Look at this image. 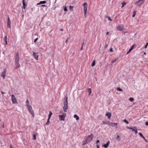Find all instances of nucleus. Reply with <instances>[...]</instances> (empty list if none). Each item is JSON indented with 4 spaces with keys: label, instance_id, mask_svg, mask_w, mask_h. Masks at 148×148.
<instances>
[{
    "label": "nucleus",
    "instance_id": "obj_10",
    "mask_svg": "<svg viewBox=\"0 0 148 148\" xmlns=\"http://www.w3.org/2000/svg\"><path fill=\"white\" fill-rule=\"evenodd\" d=\"M28 106V110L29 112L32 114V115H33L34 112L32 110V107L30 106Z\"/></svg>",
    "mask_w": 148,
    "mask_h": 148
},
{
    "label": "nucleus",
    "instance_id": "obj_30",
    "mask_svg": "<svg viewBox=\"0 0 148 148\" xmlns=\"http://www.w3.org/2000/svg\"><path fill=\"white\" fill-rule=\"evenodd\" d=\"M134 100V98L133 97H130L129 99V100L131 102L133 101Z\"/></svg>",
    "mask_w": 148,
    "mask_h": 148
},
{
    "label": "nucleus",
    "instance_id": "obj_61",
    "mask_svg": "<svg viewBox=\"0 0 148 148\" xmlns=\"http://www.w3.org/2000/svg\"><path fill=\"white\" fill-rule=\"evenodd\" d=\"M41 6L42 7L46 6L44 5H42Z\"/></svg>",
    "mask_w": 148,
    "mask_h": 148
},
{
    "label": "nucleus",
    "instance_id": "obj_42",
    "mask_svg": "<svg viewBox=\"0 0 148 148\" xmlns=\"http://www.w3.org/2000/svg\"><path fill=\"white\" fill-rule=\"evenodd\" d=\"M84 11V15H85V17H86V11Z\"/></svg>",
    "mask_w": 148,
    "mask_h": 148
},
{
    "label": "nucleus",
    "instance_id": "obj_11",
    "mask_svg": "<svg viewBox=\"0 0 148 148\" xmlns=\"http://www.w3.org/2000/svg\"><path fill=\"white\" fill-rule=\"evenodd\" d=\"M117 123H113L112 122H110L109 125H111L112 127H115L116 128H117Z\"/></svg>",
    "mask_w": 148,
    "mask_h": 148
},
{
    "label": "nucleus",
    "instance_id": "obj_55",
    "mask_svg": "<svg viewBox=\"0 0 148 148\" xmlns=\"http://www.w3.org/2000/svg\"><path fill=\"white\" fill-rule=\"evenodd\" d=\"M83 46H82V47L80 48V50H82L83 49Z\"/></svg>",
    "mask_w": 148,
    "mask_h": 148
},
{
    "label": "nucleus",
    "instance_id": "obj_18",
    "mask_svg": "<svg viewBox=\"0 0 148 148\" xmlns=\"http://www.w3.org/2000/svg\"><path fill=\"white\" fill-rule=\"evenodd\" d=\"M7 39V36H5L4 38H3V40L4 41V42H5L6 45H7L8 44Z\"/></svg>",
    "mask_w": 148,
    "mask_h": 148
},
{
    "label": "nucleus",
    "instance_id": "obj_36",
    "mask_svg": "<svg viewBox=\"0 0 148 148\" xmlns=\"http://www.w3.org/2000/svg\"><path fill=\"white\" fill-rule=\"evenodd\" d=\"M46 3V1H40V3H41V4H45Z\"/></svg>",
    "mask_w": 148,
    "mask_h": 148
},
{
    "label": "nucleus",
    "instance_id": "obj_51",
    "mask_svg": "<svg viewBox=\"0 0 148 148\" xmlns=\"http://www.w3.org/2000/svg\"><path fill=\"white\" fill-rule=\"evenodd\" d=\"M49 119H49V118H48V119H47V122H48V123H50Z\"/></svg>",
    "mask_w": 148,
    "mask_h": 148
},
{
    "label": "nucleus",
    "instance_id": "obj_5",
    "mask_svg": "<svg viewBox=\"0 0 148 148\" xmlns=\"http://www.w3.org/2000/svg\"><path fill=\"white\" fill-rule=\"evenodd\" d=\"M117 29L120 31H122L123 29V25H118L117 27Z\"/></svg>",
    "mask_w": 148,
    "mask_h": 148
},
{
    "label": "nucleus",
    "instance_id": "obj_56",
    "mask_svg": "<svg viewBox=\"0 0 148 148\" xmlns=\"http://www.w3.org/2000/svg\"><path fill=\"white\" fill-rule=\"evenodd\" d=\"M109 32H107L106 33V34L107 35H108V34H109Z\"/></svg>",
    "mask_w": 148,
    "mask_h": 148
},
{
    "label": "nucleus",
    "instance_id": "obj_3",
    "mask_svg": "<svg viewBox=\"0 0 148 148\" xmlns=\"http://www.w3.org/2000/svg\"><path fill=\"white\" fill-rule=\"evenodd\" d=\"M66 116V114L65 113H63L62 115H59V117L60 121H64L65 118Z\"/></svg>",
    "mask_w": 148,
    "mask_h": 148
},
{
    "label": "nucleus",
    "instance_id": "obj_7",
    "mask_svg": "<svg viewBox=\"0 0 148 148\" xmlns=\"http://www.w3.org/2000/svg\"><path fill=\"white\" fill-rule=\"evenodd\" d=\"M6 74V69H4V71L2 73L1 76L3 77V79H4Z\"/></svg>",
    "mask_w": 148,
    "mask_h": 148
},
{
    "label": "nucleus",
    "instance_id": "obj_52",
    "mask_svg": "<svg viewBox=\"0 0 148 148\" xmlns=\"http://www.w3.org/2000/svg\"><path fill=\"white\" fill-rule=\"evenodd\" d=\"M49 123L46 122L45 124L46 125H48L49 124Z\"/></svg>",
    "mask_w": 148,
    "mask_h": 148
},
{
    "label": "nucleus",
    "instance_id": "obj_64",
    "mask_svg": "<svg viewBox=\"0 0 148 148\" xmlns=\"http://www.w3.org/2000/svg\"><path fill=\"white\" fill-rule=\"evenodd\" d=\"M26 62H27L28 61V60H26Z\"/></svg>",
    "mask_w": 148,
    "mask_h": 148
},
{
    "label": "nucleus",
    "instance_id": "obj_35",
    "mask_svg": "<svg viewBox=\"0 0 148 148\" xmlns=\"http://www.w3.org/2000/svg\"><path fill=\"white\" fill-rule=\"evenodd\" d=\"M127 128H128L129 129L132 130L133 131H135L134 128V127H133V128H132L131 127H127Z\"/></svg>",
    "mask_w": 148,
    "mask_h": 148
},
{
    "label": "nucleus",
    "instance_id": "obj_46",
    "mask_svg": "<svg viewBox=\"0 0 148 148\" xmlns=\"http://www.w3.org/2000/svg\"><path fill=\"white\" fill-rule=\"evenodd\" d=\"M69 39V38H67L66 39V44H67L68 43V39Z\"/></svg>",
    "mask_w": 148,
    "mask_h": 148
},
{
    "label": "nucleus",
    "instance_id": "obj_23",
    "mask_svg": "<svg viewBox=\"0 0 148 148\" xmlns=\"http://www.w3.org/2000/svg\"><path fill=\"white\" fill-rule=\"evenodd\" d=\"M7 26L8 27H9L10 28H11L10 25H11V22H8L7 23Z\"/></svg>",
    "mask_w": 148,
    "mask_h": 148
},
{
    "label": "nucleus",
    "instance_id": "obj_57",
    "mask_svg": "<svg viewBox=\"0 0 148 148\" xmlns=\"http://www.w3.org/2000/svg\"><path fill=\"white\" fill-rule=\"evenodd\" d=\"M97 148H99V145H97Z\"/></svg>",
    "mask_w": 148,
    "mask_h": 148
},
{
    "label": "nucleus",
    "instance_id": "obj_34",
    "mask_svg": "<svg viewBox=\"0 0 148 148\" xmlns=\"http://www.w3.org/2000/svg\"><path fill=\"white\" fill-rule=\"evenodd\" d=\"M33 138L34 140L36 139V135L35 134H33Z\"/></svg>",
    "mask_w": 148,
    "mask_h": 148
},
{
    "label": "nucleus",
    "instance_id": "obj_25",
    "mask_svg": "<svg viewBox=\"0 0 148 148\" xmlns=\"http://www.w3.org/2000/svg\"><path fill=\"white\" fill-rule=\"evenodd\" d=\"M88 142L87 140H86L83 143L82 145H84L88 144Z\"/></svg>",
    "mask_w": 148,
    "mask_h": 148
},
{
    "label": "nucleus",
    "instance_id": "obj_58",
    "mask_svg": "<svg viewBox=\"0 0 148 148\" xmlns=\"http://www.w3.org/2000/svg\"><path fill=\"white\" fill-rule=\"evenodd\" d=\"M145 148H148V145H147L146 146Z\"/></svg>",
    "mask_w": 148,
    "mask_h": 148
},
{
    "label": "nucleus",
    "instance_id": "obj_50",
    "mask_svg": "<svg viewBox=\"0 0 148 148\" xmlns=\"http://www.w3.org/2000/svg\"><path fill=\"white\" fill-rule=\"evenodd\" d=\"M96 143L97 144L99 143V140H97L96 141Z\"/></svg>",
    "mask_w": 148,
    "mask_h": 148
},
{
    "label": "nucleus",
    "instance_id": "obj_20",
    "mask_svg": "<svg viewBox=\"0 0 148 148\" xmlns=\"http://www.w3.org/2000/svg\"><path fill=\"white\" fill-rule=\"evenodd\" d=\"M52 114H52V112L51 111H50L49 112V114L48 115V118H49V119H50V118L51 117V115Z\"/></svg>",
    "mask_w": 148,
    "mask_h": 148
},
{
    "label": "nucleus",
    "instance_id": "obj_59",
    "mask_svg": "<svg viewBox=\"0 0 148 148\" xmlns=\"http://www.w3.org/2000/svg\"><path fill=\"white\" fill-rule=\"evenodd\" d=\"M1 94H2V95H3L4 93L2 91H1Z\"/></svg>",
    "mask_w": 148,
    "mask_h": 148
},
{
    "label": "nucleus",
    "instance_id": "obj_53",
    "mask_svg": "<svg viewBox=\"0 0 148 148\" xmlns=\"http://www.w3.org/2000/svg\"><path fill=\"white\" fill-rule=\"evenodd\" d=\"M10 148H13L12 146V145L11 144L10 145Z\"/></svg>",
    "mask_w": 148,
    "mask_h": 148
},
{
    "label": "nucleus",
    "instance_id": "obj_28",
    "mask_svg": "<svg viewBox=\"0 0 148 148\" xmlns=\"http://www.w3.org/2000/svg\"><path fill=\"white\" fill-rule=\"evenodd\" d=\"M116 139L118 141H119L120 140L121 138L119 135H117Z\"/></svg>",
    "mask_w": 148,
    "mask_h": 148
},
{
    "label": "nucleus",
    "instance_id": "obj_63",
    "mask_svg": "<svg viewBox=\"0 0 148 148\" xmlns=\"http://www.w3.org/2000/svg\"><path fill=\"white\" fill-rule=\"evenodd\" d=\"M130 52H129V51L127 52V54H128Z\"/></svg>",
    "mask_w": 148,
    "mask_h": 148
},
{
    "label": "nucleus",
    "instance_id": "obj_38",
    "mask_svg": "<svg viewBox=\"0 0 148 148\" xmlns=\"http://www.w3.org/2000/svg\"><path fill=\"white\" fill-rule=\"evenodd\" d=\"M107 17L108 18V20L110 21H112V19L109 16H107Z\"/></svg>",
    "mask_w": 148,
    "mask_h": 148
},
{
    "label": "nucleus",
    "instance_id": "obj_13",
    "mask_svg": "<svg viewBox=\"0 0 148 148\" xmlns=\"http://www.w3.org/2000/svg\"><path fill=\"white\" fill-rule=\"evenodd\" d=\"M110 143V141H108L106 144H104L102 145V146L104 147L105 148H107L108 147Z\"/></svg>",
    "mask_w": 148,
    "mask_h": 148
},
{
    "label": "nucleus",
    "instance_id": "obj_29",
    "mask_svg": "<svg viewBox=\"0 0 148 148\" xmlns=\"http://www.w3.org/2000/svg\"><path fill=\"white\" fill-rule=\"evenodd\" d=\"M136 14V11H134L133 12V14L132 15V17H135Z\"/></svg>",
    "mask_w": 148,
    "mask_h": 148
},
{
    "label": "nucleus",
    "instance_id": "obj_45",
    "mask_svg": "<svg viewBox=\"0 0 148 148\" xmlns=\"http://www.w3.org/2000/svg\"><path fill=\"white\" fill-rule=\"evenodd\" d=\"M38 40V38H37L36 39H35L34 40V42L35 43Z\"/></svg>",
    "mask_w": 148,
    "mask_h": 148
},
{
    "label": "nucleus",
    "instance_id": "obj_60",
    "mask_svg": "<svg viewBox=\"0 0 148 148\" xmlns=\"http://www.w3.org/2000/svg\"><path fill=\"white\" fill-rule=\"evenodd\" d=\"M41 4V3H40H40H38L37 4V5H40V4Z\"/></svg>",
    "mask_w": 148,
    "mask_h": 148
},
{
    "label": "nucleus",
    "instance_id": "obj_41",
    "mask_svg": "<svg viewBox=\"0 0 148 148\" xmlns=\"http://www.w3.org/2000/svg\"><path fill=\"white\" fill-rule=\"evenodd\" d=\"M148 45V43L147 42V43L146 44V45L145 46L144 48H146L147 47V46Z\"/></svg>",
    "mask_w": 148,
    "mask_h": 148
},
{
    "label": "nucleus",
    "instance_id": "obj_9",
    "mask_svg": "<svg viewBox=\"0 0 148 148\" xmlns=\"http://www.w3.org/2000/svg\"><path fill=\"white\" fill-rule=\"evenodd\" d=\"M19 58L18 53V52H17L16 56H15V62H19Z\"/></svg>",
    "mask_w": 148,
    "mask_h": 148
},
{
    "label": "nucleus",
    "instance_id": "obj_8",
    "mask_svg": "<svg viewBox=\"0 0 148 148\" xmlns=\"http://www.w3.org/2000/svg\"><path fill=\"white\" fill-rule=\"evenodd\" d=\"M33 56L34 58L37 60H38V53H36L34 52L33 51Z\"/></svg>",
    "mask_w": 148,
    "mask_h": 148
},
{
    "label": "nucleus",
    "instance_id": "obj_39",
    "mask_svg": "<svg viewBox=\"0 0 148 148\" xmlns=\"http://www.w3.org/2000/svg\"><path fill=\"white\" fill-rule=\"evenodd\" d=\"M123 121L124 122L126 123L127 124H128L129 123V122L128 121H127L126 119L124 120Z\"/></svg>",
    "mask_w": 148,
    "mask_h": 148
},
{
    "label": "nucleus",
    "instance_id": "obj_40",
    "mask_svg": "<svg viewBox=\"0 0 148 148\" xmlns=\"http://www.w3.org/2000/svg\"><path fill=\"white\" fill-rule=\"evenodd\" d=\"M64 11L67 12L68 11L67 9L66 8V6H65L64 7Z\"/></svg>",
    "mask_w": 148,
    "mask_h": 148
},
{
    "label": "nucleus",
    "instance_id": "obj_2",
    "mask_svg": "<svg viewBox=\"0 0 148 148\" xmlns=\"http://www.w3.org/2000/svg\"><path fill=\"white\" fill-rule=\"evenodd\" d=\"M93 134H91L90 135H89L87 137L86 140H87L88 142H90L92 141L93 139Z\"/></svg>",
    "mask_w": 148,
    "mask_h": 148
},
{
    "label": "nucleus",
    "instance_id": "obj_47",
    "mask_svg": "<svg viewBox=\"0 0 148 148\" xmlns=\"http://www.w3.org/2000/svg\"><path fill=\"white\" fill-rule=\"evenodd\" d=\"M126 5V3H123L122 7H124Z\"/></svg>",
    "mask_w": 148,
    "mask_h": 148
},
{
    "label": "nucleus",
    "instance_id": "obj_54",
    "mask_svg": "<svg viewBox=\"0 0 148 148\" xmlns=\"http://www.w3.org/2000/svg\"><path fill=\"white\" fill-rule=\"evenodd\" d=\"M144 139V140L146 142H148V141L145 138Z\"/></svg>",
    "mask_w": 148,
    "mask_h": 148
},
{
    "label": "nucleus",
    "instance_id": "obj_26",
    "mask_svg": "<svg viewBox=\"0 0 148 148\" xmlns=\"http://www.w3.org/2000/svg\"><path fill=\"white\" fill-rule=\"evenodd\" d=\"M88 92L89 93V95H90L91 93V90L90 88H88Z\"/></svg>",
    "mask_w": 148,
    "mask_h": 148
},
{
    "label": "nucleus",
    "instance_id": "obj_12",
    "mask_svg": "<svg viewBox=\"0 0 148 148\" xmlns=\"http://www.w3.org/2000/svg\"><path fill=\"white\" fill-rule=\"evenodd\" d=\"M84 6V11H87V3H84L83 4Z\"/></svg>",
    "mask_w": 148,
    "mask_h": 148
},
{
    "label": "nucleus",
    "instance_id": "obj_6",
    "mask_svg": "<svg viewBox=\"0 0 148 148\" xmlns=\"http://www.w3.org/2000/svg\"><path fill=\"white\" fill-rule=\"evenodd\" d=\"M12 101L13 103H17L16 100L14 95H11Z\"/></svg>",
    "mask_w": 148,
    "mask_h": 148
},
{
    "label": "nucleus",
    "instance_id": "obj_48",
    "mask_svg": "<svg viewBox=\"0 0 148 148\" xmlns=\"http://www.w3.org/2000/svg\"><path fill=\"white\" fill-rule=\"evenodd\" d=\"M145 125L147 126H148V122L147 121L146 122Z\"/></svg>",
    "mask_w": 148,
    "mask_h": 148
},
{
    "label": "nucleus",
    "instance_id": "obj_31",
    "mask_svg": "<svg viewBox=\"0 0 148 148\" xmlns=\"http://www.w3.org/2000/svg\"><path fill=\"white\" fill-rule=\"evenodd\" d=\"M134 127V130H135V131H134L135 132V134H136L137 133V128L135 127Z\"/></svg>",
    "mask_w": 148,
    "mask_h": 148
},
{
    "label": "nucleus",
    "instance_id": "obj_37",
    "mask_svg": "<svg viewBox=\"0 0 148 148\" xmlns=\"http://www.w3.org/2000/svg\"><path fill=\"white\" fill-rule=\"evenodd\" d=\"M70 9L72 11L73 10V6H70L69 7Z\"/></svg>",
    "mask_w": 148,
    "mask_h": 148
},
{
    "label": "nucleus",
    "instance_id": "obj_27",
    "mask_svg": "<svg viewBox=\"0 0 148 148\" xmlns=\"http://www.w3.org/2000/svg\"><path fill=\"white\" fill-rule=\"evenodd\" d=\"M118 60V58H116L115 59H114V60H113L112 61H111V63H113L115 62Z\"/></svg>",
    "mask_w": 148,
    "mask_h": 148
},
{
    "label": "nucleus",
    "instance_id": "obj_16",
    "mask_svg": "<svg viewBox=\"0 0 148 148\" xmlns=\"http://www.w3.org/2000/svg\"><path fill=\"white\" fill-rule=\"evenodd\" d=\"M15 64L17 68H19L20 67V65L19 63V62H15Z\"/></svg>",
    "mask_w": 148,
    "mask_h": 148
},
{
    "label": "nucleus",
    "instance_id": "obj_1",
    "mask_svg": "<svg viewBox=\"0 0 148 148\" xmlns=\"http://www.w3.org/2000/svg\"><path fill=\"white\" fill-rule=\"evenodd\" d=\"M67 99L68 97L67 96L65 97L63 99V103L64 104L63 109L65 112H67L66 110L68 108V102L67 101Z\"/></svg>",
    "mask_w": 148,
    "mask_h": 148
},
{
    "label": "nucleus",
    "instance_id": "obj_32",
    "mask_svg": "<svg viewBox=\"0 0 148 148\" xmlns=\"http://www.w3.org/2000/svg\"><path fill=\"white\" fill-rule=\"evenodd\" d=\"M26 105L27 106H29V101L28 100V99H27V101H26Z\"/></svg>",
    "mask_w": 148,
    "mask_h": 148
},
{
    "label": "nucleus",
    "instance_id": "obj_24",
    "mask_svg": "<svg viewBox=\"0 0 148 148\" xmlns=\"http://www.w3.org/2000/svg\"><path fill=\"white\" fill-rule=\"evenodd\" d=\"M138 134L143 139L145 138L141 133L139 132L138 133Z\"/></svg>",
    "mask_w": 148,
    "mask_h": 148
},
{
    "label": "nucleus",
    "instance_id": "obj_17",
    "mask_svg": "<svg viewBox=\"0 0 148 148\" xmlns=\"http://www.w3.org/2000/svg\"><path fill=\"white\" fill-rule=\"evenodd\" d=\"M106 116H107L108 119H110L111 116V113L109 112L107 113L106 114Z\"/></svg>",
    "mask_w": 148,
    "mask_h": 148
},
{
    "label": "nucleus",
    "instance_id": "obj_15",
    "mask_svg": "<svg viewBox=\"0 0 148 148\" xmlns=\"http://www.w3.org/2000/svg\"><path fill=\"white\" fill-rule=\"evenodd\" d=\"M23 7H22V8L24 9H25V6H26V5L25 4V2L26 1L25 0H23Z\"/></svg>",
    "mask_w": 148,
    "mask_h": 148
},
{
    "label": "nucleus",
    "instance_id": "obj_21",
    "mask_svg": "<svg viewBox=\"0 0 148 148\" xmlns=\"http://www.w3.org/2000/svg\"><path fill=\"white\" fill-rule=\"evenodd\" d=\"M95 60H94L92 62V63L91 65V66H93L95 65Z\"/></svg>",
    "mask_w": 148,
    "mask_h": 148
},
{
    "label": "nucleus",
    "instance_id": "obj_62",
    "mask_svg": "<svg viewBox=\"0 0 148 148\" xmlns=\"http://www.w3.org/2000/svg\"><path fill=\"white\" fill-rule=\"evenodd\" d=\"M144 55H146V53L145 52L144 53Z\"/></svg>",
    "mask_w": 148,
    "mask_h": 148
},
{
    "label": "nucleus",
    "instance_id": "obj_43",
    "mask_svg": "<svg viewBox=\"0 0 148 148\" xmlns=\"http://www.w3.org/2000/svg\"><path fill=\"white\" fill-rule=\"evenodd\" d=\"M110 52H113V50H112V48H110Z\"/></svg>",
    "mask_w": 148,
    "mask_h": 148
},
{
    "label": "nucleus",
    "instance_id": "obj_33",
    "mask_svg": "<svg viewBox=\"0 0 148 148\" xmlns=\"http://www.w3.org/2000/svg\"><path fill=\"white\" fill-rule=\"evenodd\" d=\"M116 89L120 91H123V90L121 89L120 87L117 88Z\"/></svg>",
    "mask_w": 148,
    "mask_h": 148
},
{
    "label": "nucleus",
    "instance_id": "obj_22",
    "mask_svg": "<svg viewBox=\"0 0 148 148\" xmlns=\"http://www.w3.org/2000/svg\"><path fill=\"white\" fill-rule=\"evenodd\" d=\"M74 118H76L77 120H78L79 119V117L76 114H75L74 116Z\"/></svg>",
    "mask_w": 148,
    "mask_h": 148
},
{
    "label": "nucleus",
    "instance_id": "obj_44",
    "mask_svg": "<svg viewBox=\"0 0 148 148\" xmlns=\"http://www.w3.org/2000/svg\"><path fill=\"white\" fill-rule=\"evenodd\" d=\"M85 40V39H84L83 40V42H82V46H83L84 45V41Z\"/></svg>",
    "mask_w": 148,
    "mask_h": 148
},
{
    "label": "nucleus",
    "instance_id": "obj_19",
    "mask_svg": "<svg viewBox=\"0 0 148 148\" xmlns=\"http://www.w3.org/2000/svg\"><path fill=\"white\" fill-rule=\"evenodd\" d=\"M135 45V44H134L132 46V47H130V48L129 50V52H131L132 50Z\"/></svg>",
    "mask_w": 148,
    "mask_h": 148
},
{
    "label": "nucleus",
    "instance_id": "obj_4",
    "mask_svg": "<svg viewBox=\"0 0 148 148\" xmlns=\"http://www.w3.org/2000/svg\"><path fill=\"white\" fill-rule=\"evenodd\" d=\"M144 2V0H139L136 3V4L138 6H140Z\"/></svg>",
    "mask_w": 148,
    "mask_h": 148
},
{
    "label": "nucleus",
    "instance_id": "obj_14",
    "mask_svg": "<svg viewBox=\"0 0 148 148\" xmlns=\"http://www.w3.org/2000/svg\"><path fill=\"white\" fill-rule=\"evenodd\" d=\"M110 122L108 121H103L102 123L104 125H109Z\"/></svg>",
    "mask_w": 148,
    "mask_h": 148
},
{
    "label": "nucleus",
    "instance_id": "obj_49",
    "mask_svg": "<svg viewBox=\"0 0 148 148\" xmlns=\"http://www.w3.org/2000/svg\"><path fill=\"white\" fill-rule=\"evenodd\" d=\"M8 22H10V18L9 17L8 18Z\"/></svg>",
    "mask_w": 148,
    "mask_h": 148
}]
</instances>
